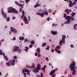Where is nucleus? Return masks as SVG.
Segmentation results:
<instances>
[{
	"mask_svg": "<svg viewBox=\"0 0 77 77\" xmlns=\"http://www.w3.org/2000/svg\"><path fill=\"white\" fill-rule=\"evenodd\" d=\"M28 68H30V69H31V67H30V66H28Z\"/></svg>",
	"mask_w": 77,
	"mask_h": 77,
	"instance_id": "nucleus-62",
	"label": "nucleus"
},
{
	"mask_svg": "<svg viewBox=\"0 0 77 77\" xmlns=\"http://www.w3.org/2000/svg\"><path fill=\"white\" fill-rule=\"evenodd\" d=\"M61 47L60 46H57L56 47V48L57 49H58V50H59Z\"/></svg>",
	"mask_w": 77,
	"mask_h": 77,
	"instance_id": "nucleus-27",
	"label": "nucleus"
},
{
	"mask_svg": "<svg viewBox=\"0 0 77 77\" xmlns=\"http://www.w3.org/2000/svg\"><path fill=\"white\" fill-rule=\"evenodd\" d=\"M66 38V36L65 35H62V41H63V44H65V39Z\"/></svg>",
	"mask_w": 77,
	"mask_h": 77,
	"instance_id": "nucleus-9",
	"label": "nucleus"
},
{
	"mask_svg": "<svg viewBox=\"0 0 77 77\" xmlns=\"http://www.w3.org/2000/svg\"><path fill=\"white\" fill-rule=\"evenodd\" d=\"M20 47L18 46H14V48L13 49V52H14V51H17L18 53H21V49L19 48Z\"/></svg>",
	"mask_w": 77,
	"mask_h": 77,
	"instance_id": "nucleus-4",
	"label": "nucleus"
},
{
	"mask_svg": "<svg viewBox=\"0 0 77 77\" xmlns=\"http://www.w3.org/2000/svg\"><path fill=\"white\" fill-rule=\"evenodd\" d=\"M65 19L66 20H67V21H70L71 19L70 18V16H66V17L65 18Z\"/></svg>",
	"mask_w": 77,
	"mask_h": 77,
	"instance_id": "nucleus-12",
	"label": "nucleus"
},
{
	"mask_svg": "<svg viewBox=\"0 0 77 77\" xmlns=\"http://www.w3.org/2000/svg\"><path fill=\"white\" fill-rule=\"evenodd\" d=\"M51 75V77H55V76H56V75L55 74H52Z\"/></svg>",
	"mask_w": 77,
	"mask_h": 77,
	"instance_id": "nucleus-36",
	"label": "nucleus"
},
{
	"mask_svg": "<svg viewBox=\"0 0 77 77\" xmlns=\"http://www.w3.org/2000/svg\"><path fill=\"white\" fill-rule=\"evenodd\" d=\"M15 60H11L9 61L8 62H6V64L7 66H11V65L12 66H14L15 64Z\"/></svg>",
	"mask_w": 77,
	"mask_h": 77,
	"instance_id": "nucleus-2",
	"label": "nucleus"
},
{
	"mask_svg": "<svg viewBox=\"0 0 77 77\" xmlns=\"http://www.w3.org/2000/svg\"><path fill=\"white\" fill-rule=\"evenodd\" d=\"M48 12L49 13H51V10L49 9L48 10Z\"/></svg>",
	"mask_w": 77,
	"mask_h": 77,
	"instance_id": "nucleus-43",
	"label": "nucleus"
},
{
	"mask_svg": "<svg viewBox=\"0 0 77 77\" xmlns=\"http://www.w3.org/2000/svg\"><path fill=\"white\" fill-rule=\"evenodd\" d=\"M57 53H58L59 54H60V53H61V51H60V50H58L57 51Z\"/></svg>",
	"mask_w": 77,
	"mask_h": 77,
	"instance_id": "nucleus-30",
	"label": "nucleus"
},
{
	"mask_svg": "<svg viewBox=\"0 0 77 77\" xmlns=\"http://www.w3.org/2000/svg\"><path fill=\"white\" fill-rule=\"evenodd\" d=\"M2 53H3L2 51L0 50V55H2Z\"/></svg>",
	"mask_w": 77,
	"mask_h": 77,
	"instance_id": "nucleus-38",
	"label": "nucleus"
},
{
	"mask_svg": "<svg viewBox=\"0 0 77 77\" xmlns=\"http://www.w3.org/2000/svg\"><path fill=\"white\" fill-rule=\"evenodd\" d=\"M23 20L25 21V24H29V22L27 17H26V16H24V17L23 18Z\"/></svg>",
	"mask_w": 77,
	"mask_h": 77,
	"instance_id": "nucleus-7",
	"label": "nucleus"
},
{
	"mask_svg": "<svg viewBox=\"0 0 77 77\" xmlns=\"http://www.w3.org/2000/svg\"><path fill=\"white\" fill-rule=\"evenodd\" d=\"M70 47H72V48L73 47V48H74V46H73V45H71Z\"/></svg>",
	"mask_w": 77,
	"mask_h": 77,
	"instance_id": "nucleus-52",
	"label": "nucleus"
},
{
	"mask_svg": "<svg viewBox=\"0 0 77 77\" xmlns=\"http://www.w3.org/2000/svg\"><path fill=\"white\" fill-rule=\"evenodd\" d=\"M51 51L52 53H53V52H54V49H51Z\"/></svg>",
	"mask_w": 77,
	"mask_h": 77,
	"instance_id": "nucleus-55",
	"label": "nucleus"
},
{
	"mask_svg": "<svg viewBox=\"0 0 77 77\" xmlns=\"http://www.w3.org/2000/svg\"><path fill=\"white\" fill-rule=\"evenodd\" d=\"M40 66L41 65H40V64H38L37 65V67H35V69L32 70L33 72H35V73L38 72H39V70L41 69V68L40 67Z\"/></svg>",
	"mask_w": 77,
	"mask_h": 77,
	"instance_id": "nucleus-3",
	"label": "nucleus"
},
{
	"mask_svg": "<svg viewBox=\"0 0 77 77\" xmlns=\"http://www.w3.org/2000/svg\"><path fill=\"white\" fill-rule=\"evenodd\" d=\"M67 14H69V11H68L67 12Z\"/></svg>",
	"mask_w": 77,
	"mask_h": 77,
	"instance_id": "nucleus-63",
	"label": "nucleus"
},
{
	"mask_svg": "<svg viewBox=\"0 0 77 77\" xmlns=\"http://www.w3.org/2000/svg\"><path fill=\"white\" fill-rule=\"evenodd\" d=\"M25 48L26 49H24L23 50H25V51H28L29 50V48L28 47H25Z\"/></svg>",
	"mask_w": 77,
	"mask_h": 77,
	"instance_id": "nucleus-16",
	"label": "nucleus"
},
{
	"mask_svg": "<svg viewBox=\"0 0 77 77\" xmlns=\"http://www.w3.org/2000/svg\"><path fill=\"white\" fill-rule=\"evenodd\" d=\"M37 54H38V53H35V56H37Z\"/></svg>",
	"mask_w": 77,
	"mask_h": 77,
	"instance_id": "nucleus-56",
	"label": "nucleus"
},
{
	"mask_svg": "<svg viewBox=\"0 0 77 77\" xmlns=\"http://www.w3.org/2000/svg\"><path fill=\"white\" fill-rule=\"evenodd\" d=\"M76 4V2L74 1L73 3V5H75Z\"/></svg>",
	"mask_w": 77,
	"mask_h": 77,
	"instance_id": "nucleus-50",
	"label": "nucleus"
},
{
	"mask_svg": "<svg viewBox=\"0 0 77 77\" xmlns=\"http://www.w3.org/2000/svg\"><path fill=\"white\" fill-rule=\"evenodd\" d=\"M35 43V41H32L31 42V44H32V45H34V44Z\"/></svg>",
	"mask_w": 77,
	"mask_h": 77,
	"instance_id": "nucleus-29",
	"label": "nucleus"
},
{
	"mask_svg": "<svg viewBox=\"0 0 77 77\" xmlns=\"http://www.w3.org/2000/svg\"><path fill=\"white\" fill-rule=\"evenodd\" d=\"M31 68H35V64L34 63H33L32 64V66H31Z\"/></svg>",
	"mask_w": 77,
	"mask_h": 77,
	"instance_id": "nucleus-25",
	"label": "nucleus"
},
{
	"mask_svg": "<svg viewBox=\"0 0 77 77\" xmlns=\"http://www.w3.org/2000/svg\"><path fill=\"white\" fill-rule=\"evenodd\" d=\"M29 48H32V47H33V45H29Z\"/></svg>",
	"mask_w": 77,
	"mask_h": 77,
	"instance_id": "nucleus-41",
	"label": "nucleus"
},
{
	"mask_svg": "<svg viewBox=\"0 0 77 77\" xmlns=\"http://www.w3.org/2000/svg\"><path fill=\"white\" fill-rule=\"evenodd\" d=\"M50 17H49L48 18H47V20L48 21H49L50 20Z\"/></svg>",
	"mask_w": 77,
	"mask_h": 77,
	"instance_id": "nucleus-49",
	"label": "nucleus"
},
{
	"mask_svg": "<svg viewBox=\"0 0 77 77\" xmlns=\"http://www.w3.org/2000/svg\"><path fill=\"white\" fill-rule=\"evenodd\" d=\"M25 71H26V72H29V69H26L25 70Z\"/></svg>",
	"mask_w": 77,
	"mask_h": 77,
	"instance_id": "nucleus-37",
	"label": "nucleus"
},
{
	"mask_svg": "<svg viewBox=\"0 0 77 77\" xmlns=\"http://www.w3.org/2000/svg\"><path fill=\"white\" fill-rule=\"evenodd\" d=\"M57 24L56 25L55 24H54V23H53V24H52V26L53 27H54V26H57Z\"/></svg>",
	"mask_w": 77,
	"mask_h": 77,
	"instance_id": "nucleus-39",
	"label": "nucleus"
},
{
	"mask_svg": "<svg viewBox=\"0 0 77 77\" xmlns=\"http://www.w3.org/2000/svg\"><path fill=\"white\" fill-rule=\"evenodd\" d=\"M41 76L40 75H38L37 76V77H44V76H43V74H42V72L41 73Z\"/></svg>",
	"mask_w": 77,
	"mask_h": 77,
	"instance_id": "nucleus-17",
	"label": "nucleus"
},
{
	"mask_svg": "<svg viewBox=\"0 0 77 77\" xmlns=\"http://www.w3.org/2000/svg\"><path fill=\"white\" fill-rule=\"evenodd\" d=\"M45 60H47V61H49V60H48V57H46L45 58Z\"/></svg>",
	"mask_w": 77,
	"mask_h": 77,
	"instance_id": "nucleus-51",
	"label": "nucleus"
},
{
	"mask_svg": "<svg viewBox=\"0 0 77 77\" xmlns=\"http://www.w3.org/2000/svg\"><path fill=\"white\" fill-rule=\"evenodd\" d=\"M37 51L38 52V53H40L41 52V50L39 48H38L37 49Z\"/></svg>",
	"mask_w": 77,
	"mask_h": 77,
	"instance_id": "nucleus-26",
	"label": "nucleus"
},
{
	"mask_svg": "<svg viewBox=\"0 0 77 77\" xmlns=\"http://www.w3.org/2000/svg\"><path fill=\"white\" fill-rule=\"evenodd\" d=\"M15 3L16 4V5H18V6H19L21 7L22 8H23V6H22V4H20V3H19L17 1H15Z\"/></svg>",
	"mask_w": 77,
	"mask_h": 77,
	"instance_id": "nucleus-10",
	"label": "nucleus"
},
{
	"mask_svg": "<svg viewBox=\"0 0 77 77\" xmlns=\"http://www.w3.org/2000/svg\"><path fill=\"white\" fill-rule=\"evenodd\" d=\"M14 9V8L12 7H9L8 8V13H12V12H13Z\"/></svg>",
	"mask_w": 77,
	"mask_h": 77,
	"instance_id": "nucleus-6",
	"label": "nucleus"
},
{
	"mask_svg": "<svg viewBox=\"0 0 77 77\" xmlns=\"http://www.w3.org/2000/svg\"><path fill=\"white\" fill-rule=\"evenodd\" d=\"M69 23H71V22H69V20H67V21H66L64 22V24H69Z\"/></svg>",
	"mask_w": 77,
	"mask_h": 77,
	"instance_id": "nucleus-21",
	"label": "nucleus"
},
{
	"mask_svg": "<svg viewBox=\"0 0 77 77\" xmlns=\"http://www.w3.org/2000/svg\"><path fill=\"white\" fill-rule=\"evenodd\" d=\"M64 18L66 17V13H65L64 14Z\"/></svg>",
	"mask_w": 77,
	"mask_h": 77,
	"instance_id": "nucleus-46",
	"label": "nucleus"
},
{
	"mask_svg": "<svg viewBox=\"0 0 77 77\" xmlns=\"http://www.w3.org/2000/svg\"><path fill=\"white\" fill-rule=\"evenodd\" d=\"M38 6V5H34V8H37Z\"/></svg>",
	"mask_w": 77,
	"mask_h": 77,
	"instance_id": "nucleus-53",
	"label": "nucleus"
},
{
	"mask_svg": "<svg viewBox=\"0 0 77 77\" xmlns=\"http://www.w3.org/2000/svg\"><path fill=\"white\" fill-rule=\"evenodd\" d=\"M30 0H25L26 3L27 4V3H29V2Z\"/></svg>",
	"mask_w": 77,
	"mask_h": 77,
	"instance_id": "nucleus-35",
	"label": "nucleus"
},
{
	"mask_svg": "<svg viewBox=\"0 0 77 77\" xmlns=\"http://www.w3.org/2000/svg\"><path fill=\"white\" fill-rule=\"evenodd\" d=\"M75 13H73L72 12L71 14V15L72 16V17H74V15H75Z\"/></svg>",
	"mask_w": 77,
	"mask_h": 77,
	"instance_id": "nucleus-28",
	"label": "nucleus"
},
{
	"mask_svg": "<svg viewBox=\"0 0 77 77\" xmlns=\"http://www.w3.org/2000/svg\"><path fill=\"white\" fill-rule=\"evenodd\" d=\"M22 11V8H21L20 9V12H21Z\"/></svg>",
	"mask_w": 77,
	"mask_h": 77,
	"instance_id": "nucleus-59",
	"label": "nucleus"
},
{
	"mask_svg": "<svg viewBox=\"0 0 77 77\" xmlns=\"http://www.w3.org/2000/svg\"><path fill=\"white\" fill-rule=\"evenodd\" d=\"M55 51H56V52H57V48H56L55 49Z\"/></svg>",
	"mask_w": 77,
	"mask_h": 77,
	"instance_id": "nucleus-58",
	"label": "nucleus"
},
{
	"mask_svg": "<svg viewBox=\"0 0 77 77\" xmlns=\"http://www.w3.org/2000/svg\"><path fill=\"white\" fill-rule=\"evenodd\" d=\"M15 17H13L12 18L13 20H15Z\"/></svg>",
	"mask_w": 77,
	"mask_h": 77,
	"instance_id": "nucleus-60",
	"label": "nucleus"
},
{
	"mask_svg": "<svg viewBox=\"0 0 77 77\" xmlns=\"http://www.w3.org/2000/svg\"><path fill=\"white\" fill-rule=\"evenodd\" d=\"M6 19H7L8 22L9 21V20H10V18L9 17H8V18H7V17Z\"/></svg>",
	"mask_w": 77,
	"mask_h": 77,
	"instance_id": "nucleus-32",
	"label": "nucleus"
},
{
	"mask_svg": "<svg viewBox=\"0 0 77 77\" xmlns=\"http://www.w3.org/2000/svg\"><path fill=\"white\" fill-rule=\"evenodd\" d=\"M77 26V24H75L74 25V29L75 30H76L77 29V28H76Z\"/></svg>",
	"mask_w": 77,
	"mask_h": 77,
	"instance_id": "nucleus-23",
	"label": "nucleus"
},
{
	"mask_svg": "<svg viewBox=\"0 0 77 77\" xmlns=\"http://www.w3.org/2000/svg\"><path fill=\"white\" fill-rule=\"evenodd\" d=\"M4 59H5V60H7V61H8V57H7V56H4Z\"/></svg>",
	"mask_w": 77,
	"mask_h": 77,
	"instance_id": "nucleus-24",
	"label": "nucleus"
},
{
	"mask_svg": "<svg viewBox=\"0 0 77 77\" xmlns=\"http://www.w3.org/2000/svg\"><path fill=\"white\" fill-rule=\"evenodd\" d=\"M24 41H25V42H27V41H28V39H25L24 40Z\"/></svg>",
	"mask_w": 77,
	"mask_h": 77,
	"instance_id": "nucleus-42",
	"label": "nucleus"
},
{
	"mask_svg": "<svg viewBox=\"0 0 77 77\" xmlns=\"http://www.w3.org/2000/svg\"><path fill=\"white\" fill-rule=\"evenodd\" d=\"M14 29H12L11 30V32H14Z\"/></svg>",
	"mask_w": 77,
	"mask_h": 77,
	"instance_id": "nucleus-61",
	"label": "nucleus"
},
{
	"mask_svg": "<svg viewBox=\"0 0 77 77\" xmlns=\"http://www.w3.org/2000/svg\"><path fill=\"white\" fill-rule=\"evenodd\" d=\"M14 58V59L15 60H16V59H17V56H14L13 57Z\"/></svg>",
	"mask_w": 77,
	"mask_h": 77,
	"instance_id": "nucleus-34",
	"label": "nucleus"
},
{
	"mask_svg": "<svg viewBox=\"0 0 77 77\" xmlns=\"http://www.w3.org/2000/svg\"><path fill=\"white\" fill-rule=\"evenodd\" d=\"M19 2H20V3H24V1H22L21 0L19 1Z\"/></svg>",
	"mask_w": 77,
	"mask_h": 77,
	"instance_id": "nucleus-44",
	"label": "nucleus"
},
{
	"mask_svg": "<svg viewBox=\"0 0 77 77\" xmlns=\"http://www.w3.org/2000/svg\"><path fill=\"white\" fill-rule=\"evenodd\" d=\"M27 74L28 75H30V72H27Z\"/></svg>",
	"mask_w": 77,
	"mask_h": 77,
	"instance_id": "nucleus-47",
	"label": "nucleus"
},
{
	"mask_svg": "<svg viewBox=\"0 0 77 77\" xmlns=\"http://www.w3.org/2000/svg\"><path fill=\"white\" fill-rule=\"evenodd\" d=\"M25 72V70L24 69L22 70V73H24Z\"/></svg>",
	"mask_w": 77,
	"mask_h": 77,
	"instance_id": "nucleus-54",
	"label": "nucleus"
},
{
	"mask_svg": "<svg viewBox=\"0 0 77 77\" xmlns=\"http://www.w3.org/2000/svg\"><path fill=\"white\" fill-rule=\"evenodd\" d=\"M55 72H56V69L53 70L51 72L49 73V74L50 75L52 74H54Z\"/></svg>",
	"mask_w": 77,
	"mask_h": 77,
	"instance_id": "nucleus-13",
	"label": "nucleus"
},
{
	"mask_svg": "<svg viewBox=\"0 0 77 77\" xmlns=\"http://www.w3.org/2000/svg\"><path fill=\"white\" fill-rule=\"evenodd\" d=\"M62 42H63L62 41V40H60V43L59 44L60 45H62Z\"/></svg>",
	"mask_w": 77,
	"mask_h": 77,
	"instance_id": "nucleus-31",
	"label": "nucleus"
},
{
	"mask_svg": "<svg viewBox=\"0 0 77 77\" xmlns=\"http://www.w3.org/2000/svg\"><path fill=\"white\" fill-rule=\"evenodd\" d=\"M1 13L5 18H7V15H6V13L4 12L3 8H2V9Z\"/></svg>",
	"mask_w": 77,
	"mask_h": 77,
	"instance_id": "nucleus-5",
	"label": "nucleus"
},
{
	"mask_svg": "<svg viewBox=\"0 0 77 77\" xmlns=\"http://www.w3.org/2000/svg\"><path fill=\"white\" fill-rule=\"evenodd\" d=\"M75 61H73L69 66V68L71 69V71H73L72 72V74L73 75H75V73H76V71L75 70Z\"/></svg>",
	"mask_w": 77,
	"mask_h": 77,
	"instance_id": "nucleus-1",
	"label": "nucleus"
},
{
	"mask_svg": "<svg viewBox=\"0 0 77 77\" xmlns=\"http://www.w3.org/2000/svg\"><path fill=\"white\" fill-rule=\"evenodd\" d=\"M26 14V13H24V11L23 10L22 11V16L23 17H24V15Z\"/></svg>",
	"mask_w": 77,
	"mask_h": 77,
	"instance_id": "nucleus-19",
	"label": "nucleus"
},
{
	"mask_svg": "<svg viewBox=\"0 0 77 77\" xmlns=\"http://www.w3.org/2000/svg\"><path fill=\"white\" fill-rule=\"evenodd\" d=\"M19 39L20 40H22L23 41L24 39V37H20L19 38Z\"/></svg>",
	"mask_w": 77,
	"mask_h": 77,
	"instance_id": "nucleus-18",
	"label": "nucleus"
},
{
	"mask_svg": "<svg viewBox=\"0 0 77 77\" xmlns=\"http://www.w3.org/2000/svg\"><path fill=\"white\" fill-rule=\"evenodd\" d=\"M13 12L14 14H18V12L17 11L16 9H15L14 8L13 11Z\"/></svg>",
	"mask_w": 77,
	"mask_h": 77,
	"instance_id": "nucleus-15",
	"label": "nucleus"
},
{
	"mask_svg": "<svg viewBox=\"0 0 77 77\" xmlns=\"http://www.w3.org/2000/svg\"><path fill=\"white\" fill-rule=\"evenodd\" d=\"M17 32V31L15 29H14V33H16Z\"/></svg>",
	"mask_w": 77,
	"mask_h": 77,
	"instance_id": "nucleus-33",
	"label": "nucleus"
},
{
	"mask_svg": "<svg viewBox=\"0 0 77 77\" xmlns=\"http://www.w3.org/2000/svg\"><path fill=\"white\" fill-rule=\"evenodd\" d=\"M48 13L47 11H45L44 12V15H48Z\"/></svg>",
	"mask_w": 77,
	"mask_h": 77,
	"instance_id": "nucleus-20",
	"label": "nucleus"
},
{
	"mask_svg": "<svg viewBox=\"0 0 77 77\" xmlns=\"http://www.w3.org/2000/svg\"><path fill=\"white\" fill-rule=\"evenodd\" d=\"M37 15H40L42 17H43L44 16V13L43 12H42L41 13L38 12L37 13Z\"/></svg>",
	"mask_w": 77,
	"mask_h": 77,
	"instance_id": "nucleus-11",
	"label": "nucleus"
},
{
	"mask_svg": "<svg viewBox=\"0 0 77 77\" xmlns=\"http://www.w3.org/2000/svg\"><path fill=\"white\" fill-rule=\"evenodd\" d=\"M45 68H44V67H43V68H42V70H43V71H44V72H45Z\"/></svg>",
	"mask_w": 77,
	"mask_h": 77,
	"instance_id": "nucleus-45",
	"label": "nucleus"
},
{
	"mask_svg": "<svg viewBox=\"0 0 77 77\" xmlns=\"http://www.w3.org/2000/svg\"><path fill=\"white\" fill-rule=\"evenodd\" d=\"M28 18L29 19V21H30V16H29Z\"/></svg>",
	"mask_w": 77,
	"mask_h": 77,
	"instance_id": "nucleus-64",
	"label": "nucleus"
},
{
	"mask_svg": "<svg viewBox=\"0 0 77 77\" xmlns=\"http://www.w3.org/2000/svg\"><path fill=\"white\" fill-rule=\"evenodd\" d=\"M12 40H13V41H14V40H16V38H15V37H14L12 39Z\"/></svg>",
	"mask_w": 77,
	"mask_h": 77,
	"instance_id": "nucleus-48",
	"label": "nucleus"
},
{
	"mask_svg": "<svg viewBox=\"0 0 77 77\" xmlns=\"http://www.w3.org/2000/svg\"><path fill=\"white\" fill-rule=\"evenodd\" d=\"M47 45L46 43H44L42 45V47H45Z\"/></svg>",
	"mask_w": 77,
	"mask_h": 77,
	"instance_id": "nucleus-22",
	"label": "nucleus"
},
{
	"mask_svg": "<svg viewBox=\"0 0 77 77\" xmlns=\"http://www.w3.org/2000/svg\"><path fill=\"white\" fill-rule=\"evenodd\" d=\"M51 33L53 35H56V34H57V31L54 32L53 30H51Z\"/></svg>",
	"mask_w": 77,
	"mask_h": 77,
	"instance_id": "nucleus-14",
	"label": "nucleus"
},
{
	"mask_svg": "<svg viewBox=\"0 0 77 77\" xmlns=\"http://www.w3.org/2000/svg\"><path fill=\"white\" fill-rule=\"evenodd\" d=\"M71 19L73 20L74 21L75 20V19L74 18V17H72L71 18Z\"/></svg>",
	"mask_w": 77,
	"mask_h": 77,
	"instance_id": "nucleus-40",
	"label": "nucleus"
},
{
	"mask_svg": "<svg viewBox=\"0 0 77 77\" xmlns=\"http://www.w3.org/2000/svg\"><path fill=\"white\" fill-rule=\"evenodd\" d=\"M69 7H71L73 6V3L71 1V0H69Z\"/></svg>",
	"mask_w": 77,
	"mask_h": 77,
	"instance_id": "nucleus-8",
	"label": "nucleus"
},
{
	"mask_svg": "<svg viewBox=\"0 0 77 77\" xmlns=\"http://www.w3.org/2000/svg\"><path fill=\"white\" fill-rule=\"evenodd\" d=\"M68 11V9H66L65 11V12H66Z\"/></svg>",
	"mask_w": 77,
	"mask_h": 77,
	"instance_id": "nucleus-57",
	"label": "nucleus"
}]
</instances>
